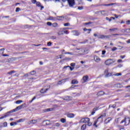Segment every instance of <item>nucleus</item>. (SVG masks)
<instances>
[{"label": "nucleus", "mask_w": 130, "mask_h": 130, "mask_svg": "<svg viewBox=\"0 0 130 130\" xmlns=\"http://www.w3.org/2000/svg\"><path fill=\"white\" fill-rule=\"evenodd\" d=\"M88 42V40H85L84 41L80 43L81 44H85V43H87Z\"/></svg>", "instance_id": "42"}, {"label": "nucleus", "mask_w": 130, "mask_h": 130, "mask_svg": "<svg viewBox=\"0 0 130 130\" xmlns=\"http://www.w3.org/2000/svg\"><path fill=\"white\" fill-rule=\"evenodd\" d=\"M97 95L98 96H103V95H105V92H104V91H100L99 92H98Z\"/></svg>", "instance_id": "12"}, {"label": "nucleus", "mask_w": 130, "mask_h": 130, "mask_svg": "<svg viewBox=\"0 0 130 130\" xmlns=\"http://www.w3.org/2000/svg\"><path fill=\"white\" fill-rule=\"evenodd\" d=\"M16 111H17V108L8 112L7 113H5L4 116L1 117L0 119H3V118H5V117H7V116H10V115H11L12 113H13V112H16Z\"/></svg>", "instance_id": "2"}, {"label": "nucleus", "mask_w": 130, "mask_h": 130, "mask_svg": "<svg viewBox=\"0 0 130 130\" xmlns=\"http://www.w3.org/2000/svg\"><path fill=\"white\" fill-rule=\"evenodd\" d=\"M60 121H61V122H62V123H64V122H66V121H67V120H66V119H64V118H61L60 119Z\"/></svg>", "instance_id": "25"}, {"label": "nucleus", "mask_w": 130, "mask_h": 130, "mask_svg": "<svg viewBox=\"0 0 130 130\" xmlns=\"http://www.w3.org/2000/svg\"><path fill=\"white\" fill-rule=\"evenodd\" d=\"M36 6L37 7H41V11H42V10L44 9V7L41 6V3H40V2H37Z\"/></svg>", "instance_id": "11"}, {"label": "nucleus", "mask_w": 130, "mask_h": 130, "mask_svg": "<svg viewBox=\"0 0 130 130\" xmlns=\"http://www.w3.org/2000/svg\"><path fill=\"white\" fill-rule=\"evenodd\" d=\"M75 87H78V86H77V85H72V86H71V88L72 89H73V88H75Z\"/></svg>", "instance_id": "62"}, {"label": "nucleus", "mask_w": 130, "mask_h": 130, "mask_svg": "<svg viewBox=\"0 0 130 130\" xmlns=\"http://www.w3.org/2000/svg\"><path fill=\"white\" fill-rule=\"evenodd\" d=\"M126 25H130V20H128L126 22Z\"/></svg>", "instance_id": "58"}, {"label": "nucleus", "mask_w": 130, "mask_h": 130, "mask_svg": "<svg viewBox=\"0 0 130 130\" xmlns=\"http://www.w3.org/2000/svg\"><path fill=\"white\" fill-rule=\"evenodd\" d=\"M110 31H115V30H117V28H110Z\"/></svg>", "instance_id": "48"}, {"label": "nucleus", "mask_w": 130, "mask_h": 130, "mask_svg": "<svg viewBox=\"0 0 130 130\" xmlns=\"http://www.w3.org/2000/svg\"><path fill=\"white\" fill-rule=\"evenodd\" d=\"M105 53H106V51L105 50L102 51V54L104 55Z\"/></svg>", "instance_id": "61"}, {"label": "nucleus", "mask_w": 130, "mask_h": 130, "mask_svg": "<svg viewBox=\"0 0 130 130\" xmlns=\"http://www.w3.org/2000/svg\"><path fill=\"white\" fill-rule=\"evenodd\" d=\"M71 66L72 67V68H75V66H76V63H71L70 64Z\"/></svg>", "instance_id": "43"}, {"label": "nucleus", "mask_w": 130, "mask_h": 130, "mask_svg": "<svg viewBox=\"0 0 130 130\" xmlns=\"http://www.w3.org/2000/svg\"><path fill=\"white\" fill-rule=\"evenodd\" d=\"M112 119L110 117L108 118L107 119H106L105 120V124H107V123H109V122H110V121L112 120Z\"/></svg>", "instance_id": "13"}, {"label": "nucleus", "mask_w": 130, "mask_h": 130, "mask_svg": "<svg viewBox=\"0 0 130 130\" xmlns=\"http://www.w3.org/2000/svg\"><path fill=\"white\" fill-rule=\"evenodd\" d=\"M88 79H89V77L88 76H83L82 78L83 83H86V82H88Z\"/></svg>", "instance_id": "9"}, {"label": "nucleus", "mask_w": 130, "mask_h": 130, "mask_svg": "<svg viewBox=\"0 0 130 130\" xmlns=\"http://www.w3.org/2000/svg\"><path fill=\"white\" fill-rule=\"evenodd\" d=\"M45 111H46V112L48 111H52V108L46 109H45Z\"/></svg>", "instance_id": "30"}, {"label": "nucleus", "mask_w": 130, "mask_h": 130, "mask_svg": "<svg viewBox=\"0 0 130 130\" xmlns=\"http://www.w3.org/2000/svg\"><path fill=\"white\" fill-rule=\"evenodd\" d=\"M65 54H70V55H74V53L73 52H66Z\"/></svg>", "instance_id": "39"}, {"label": "nucleus", "mask_w": 130, "mask_h": 130, "mask_svg": "<svg viewBox=\"0 0 130 130\" xmlns=\"http://www.w3.org/2000/svg\"><path fill=\"white\" fill-rule=\"evenodd\" d=\"M47 25L48 26H51V25H52V23L50 22H47Z\"/></svg>", "instance_id": "50"}, {"label": "nucleus", "mask_w": 130, "mask_h": 130, "mask_svg": "<svg viewBox=\"0 0 130 130\" xmlns=\"http://www.w3.org/2000/svg\"><path fill=\"white\" fill-rule=\"evenodd\" d=\"M93 36L94 37H98V39H109L110 37H111V36L109 35V36H105L103 35H98L97 34H94Z\"/></svg>", "instance_id": "1"}, {"label": "nucleus", "mask_w": 130, "mask_h": 130, "mask_svg": "<svg viewBox=\"0 0 130 130\" xmlns=\"http://www.w3.org/2000/svg\"><path fill=\"white\" fill-rule=\"evenodd\" d=\"M64 60H71V58H69V57L65 58Z\"/></svg>", "instance_id": "59"}, {"label": "nucleus", "mask_w": 130, "mask_h": 130, "mask_svg": "<svg viewBox=\"0 0 130 130\" xmlns=\"http://www.w3.org/2000/svg\"><path fill=\"white\" fill-rule=\"evenodd\" d=\"M29 74H30V75H35V74H36V71H32L30 72L29 73Z\"/></svg>", "instance_id": "34"}, {"label": "nucleus", "mask_w": 130, "mask_h": 130, "mask_svg": "<svg viewBox=\"0 0 130 130\" xmlns=\"http://www.w3.org/2000/svg\"><path fill=\"white\" fill-rule=\"evenodd\" d=\"M67 1H68L70 7H72L75 6V0H62V2L64 3V2H67Z\"/></svg>", "instance_id": "4"}, {"label": "nucleus", "mask_w": 130, "mask_h": 130, "mask_svg": "<svg viewBox=\"0 0 130 130\" xmlns=\"http://www.w3.org/2000/svg\"><path fill=\"white\" fill-rule=\"evenodd\" d=\"M72 33L73 34V35H74L75 36H79V35H80V34H81L80 32H79L77 30H74L72 31Z\"/></svg>", "instance_id": "10"}, {"label": "nucleus", "mask_w": 130, "mask_h": 130, "mask_svg": "<svg viewBox=\"0 0 130 130\" xmlns=\"http://www.w3.org/2000/svg\"><path fill=\"white\" fill-rule=\"evenodd\" d=\"M98 110V108H95L93 109L92 112H91V115H94L95 114V112Z\"/></svg>", "instance_id": "19"}, {"label": "nucleus", "mask_w": 130, "mask_h": 130, "mask_svg": "<svg viewBox=\"0 0 130 130\" xmlns=\"http://www.w3.org/2000/svg\"><path fill=\"white\" fill-rule=\"evenodd\" d=\"M114 76H116V77H118L119 76H121V73H117L116 74H114Z\"/></svg>", "instance_id": "45"}, {"label": "nucleus", "mask_w": 130, "mask_h": 130, "mask_svg": "<svg viewBox=\"0 0 130 130\" xmlns=\"http://www.w3.org/2000/svg\"><path fill=\"white\" fill-rule=\"evenodd\" d=\"M126 31H127V28H125V29H121V31L122 33H125V32H126Z\"/></svg>", "instance_id": "33"}, {"label": "nucleus", "mask_w": 130, "mask_h": 130, "mask_svg": "<svg viewBox=\"0 0 130 130\" xmlns=\"http://www.w3.org/2000/svg\"><path fill=\"white\" fill-rule=\"evenodd\" d=\"M35 99H36V96H34L30 101H29V103H32V102H33V101H34V100H35Z\"/></svg>", "instance_id": "37"}, {"label": "nucleus", "mask_w": 130, "mask_h": 130, "mask_svg": "<svg viewBox=\"0 0 130 130\" xmlns=\"http://www.w3.org/2000/svg\"><path fill=\"white\" fill-rule=\"evenodd\" d=\"M112 20H115V18H114L113 17H111L110 18V19H109V21L111 22V21H112Z\"/></svg>", "instance_id": "41"}, {"label": "nucleus", "mask_w": 130, "mask_h": 130, "mask_svg": "<svg viewBox=\"0 0 130 130\" xmlns=\"http://www.w3.org/2000/svg\"><path fill=\"white\" fill-rule=\"evenodd\" d=\"M52 44V43H51V42H49L47 43V46H51Z\"/></svg>", "instance_id": "49"}, {"label": "nucleus", "mask_w": 130, "mask_h": 130, "mask_svg": "<svg viewBox=\"0 0 130 130\" xmlns=\"http://www.w3.org/2000/svg\"><path fill=\"white\" fill-rule=\"evenodd\" d=\"M112 51H115V50H117V48L114 47L112 49Z\"/></svg>", "instance_id": "51"}, {"label": "nucleus", "mask_w": 130, "mask_h": 130, "mask_svg": "<svg viewBox=\"0 0 130 130\" xmlns=\"http://www.w3.org/2000/svg\"><path fill=\"white\" fill-rule=\"evenodd\" d=\"M110 107H112V108H115V107H116V104H114L113 105H109V108H110Z\"/></svg>", "instance_id": "28"}, {"label": "nucleus", "mask_w": 130, "mask_h": 130, "mask_svg": "<svg viewBox=\"0 0 130 130\" xmlns=\"http://www.w3.org/2000/svg\"><path fill=\"white\" fill-rule=\"evenodd\" d=\"M70 68V70H71V71H74V69H75V67H69Z\"/></svg>", "instance_id": "60"}, {"label": "nucleus", "mask_w": 130, "mask_h": 130, "mask_svg": "<svg viewBox=\"0 0 130 130\" xmlns=\"http://www.w3.org/2000/svg\"><path fill=\"white\" fill-rule=\"evenodd\" d=\"M78 10L81 11V10H83V9H84V7H83V6L78 7Z\"/></svg>", "instance_id": "53"}, {"label": "nucleus", "mask_w": 130, "mask_h": 130, "mask_svg": "<svg viewBox=\"0 0 130 130\" xmlns=\"http://www.w3.org/2000/svg\"><path fill=\"white\" fill-rule=\"evenodd\" d=\"M63 19H64V17L63 16L58 17V20H63Z\"/></svg>", "instance_id": "31"}, {"label": "nucleus", "mask_w": 130, "mask_h": 130, "mask_svg": "<svg viewBox=\"0 0 130 130\" xmlns=\"http://www.w3.org/2000/svg\"><path fill=\"white\" fill-rule=\"evenodd\" d=\"M98 120H99V119H98H98L95 121H94L93 125L94 126H95V127H98V125H96V124H97V123L98 122Z\"/></svg>", "instance_id": "21"}, {"label": "nucleus", "mask_w": 130, "mask_h": 130, "mask_svg": "<svg viewBox=\"0 0 130 130\" xmlns=\"http://www.w3.org/2000/svg\"><path fill=\"white\" fill-rule=\"evenodd\" d=\"M120 57L121 58H122V59H123V58H124L125 57V56H124V55H123V56L121 55V56H120Z\"/></svg>", "instance_id": "63"}, {"label": "nucleus", "mask_w": 130, "mask_h": 130, "mask_svg": "<svg viewBox=\"0 0 130 130\" xmlns=\"http://www.w3.org/2000/svg\"><path fill=\"white\" fill-rule=\"evenodd\" d=\"M67 117H69V118H73L75 117V115L73 113H70L67 114Z\"/></svg>", "instance_id": "17"}, {"label": "nucleus", "mask_w": 130, "mask_h": 130, "mask_svg": "<svg viewBox=\"0 0 130 130\" xmlns=\"http://www.w3.org/2000/svg\"><path fill=\"white\" fill-rule=\"evenodd\" d=\"M23 121H25V119H20L17 120V122L20 123V122H23Z\"/></svg>", "instance_id": "24"}, {"label": "nucleus", "mask_w": 130, "mask_h": 130, "mask_svg": "<svg viewBox=\"0 0 130 130\" xmlns=\"http://www.w3.org/2000/svg\"><path fill=\"white\" fill-rule=\"evenodd\" d=\"M64 27H67L68 26H70V23H66L64 24Z\"/></svg>", "instance_id": "44"}, {"label": "nucleus", "mask_w": 130, "mask_h": 130, "mask_svg": "<svg viewBox=\"0 0 130 130\" xmlns=\"http://www.w3.org/2000/svg\"><path fill=\"white\" fill-rule=\"evenodd\" d=\"M94 60L95 62H99L101 59L98 56L95 55L94 56Z\"/></svg>", "instance_id": "8"}, {"label": "nucleus", "mask_w": 130, "mask_h": 130, "mask_svg": "<svg viewBox=\"0 0 130 130\" xmlns=\"http://www.w3.org/2000/svg\"><path fill=\"white\" fill-rule=\"evenodd\" d=\"M46 121H48L47 120H45L43 121V123H45L46 125H49V123H46Z\"/></svg>", "instance_id": "55"}, {"label": "nucleus", "mask_w": 130, "mask_h": 130, "mask_svg": "<svg viewBox=\"0 0 130 130\" xmlns=\"http://www.w3.org/2000/svg\"><path fill=\"white\" fill-rule=\"evenodd\" d=\"M105 116H106V113H104L98 118V119H100V118H101L102 120H103V117H105Z\"/></svg>", "instance_id": "15"}, {"label": "nucleus", "mask_w": 130, "mask_h": 130, "mask_svg": "<svg viewBox=\"0 0 130 130\" xmlns=\"http://www.w3.org/2000/svg\"><path fill=\"white\" fill-rule=\"evenodd\" d=\"M87 128V125L86 124H83V125L81 126V130H85Z\"/></svg>", "instance_id": "22"}, {"label": "nucleus", "mask_w": 130, "mask_h": 130, "mask_svg": "<svg viewBox=\"0 0 130 130\" xmlns=\"http://www.w3.org/2000/svg\"><path fill=\"white\" fill-rule=\"evenodd\" d=\"M16 124H17V123H16V122L10 123L11 126H13V125H16Z\"/></svg>", "instance_id": "38"}, {"label": "nucleus", "mask_w": 130, "mask_h": 130, "mask_svg": "<svg viewBox=\"0 0 130 130\" xmlns=\"http://www.w3.org/2000/svg\"><path fill=\"white\" fill-rule=\"evenodd\" d=\"M52 27H54V28H55L57 27V23H54L52 24Z\"/></svg>", "instance_id": "29"}, {"label": "nucleus", "mask_w": 130, "mask_h": 130, "mask_svg": "<svg viewBox=\"0 0 130 130\" xmlns=\"http://www.w3.org/2000/svg\"><path fill=\"white\" fill-rule=\"evenodd\" d=\"M50 88V86H48V88H46L44 91H43V89H42L40 91V92L43 94V93H46L47 91H48V89Z\"/></svg>", "instance_id": "14"}, {"label": "nucleus", "mask_w": 130, "mask_h": 130, "mask_svg": "<svg viewBox=\"0 0 130 130\" xmlns=\"http://www.w3.org/2000/svg\"><path fill=\"white\" fill-rule=\"evenodd\" d=\"M31 2L33 3V4H36V0H32L31 1Z\"/></svg>", "instance_id": "64"}, {"label": "nucleus", "mask_w": 130, "mask_h": 130, "mask_svg": "<svg viewBox=\"0 0 130 130\" xmlns=\"http://www.w3.org/2000/svg\"><path fill=\"white\" fill-rule=\"evenodd\" d=\"M3 125L4 127H7L8 126V123L7 122H5L3 123Z\"/></svg>", "instance_id": "35"}, {"label": "nucleus", "mask_w": 130, "mask_h": 130, "mask_svg": "<svg viewBox=\"0 0 130 130\" xmlns=\"http://www.w3.org/2000/svg\"><path fill=\"white\" fill-rule=\"evenodd\" d=\"M21 103H23V101L22 100L17 101V104H21Z\"/></svg>", "instance_id": "32"}, {"label": "nucleus", "mask_w": 130, "mask_h": 130, "mask_svg": "<svg viewBox=\"0 0 130 130\" xmlns=\"http://www.w3.org/2000/svg\"><path fill=\"white\" fill-rule=\"evenodd\" d=\"M123 122H125V125H128V124H129V122H130L129 118H125L124 120H122L120 122V123H123Z\"/></svg>", "instance_id": "5"}, {"label": "nucleus", "mask_w": 130, "mask_h": 130, "mask_svg": "<svg viewBox=\"0 0 130 130\" xmlns=\"http://www.w3.org/2000/svg\"><path fill=\"white\" fill-rule=\"evenodd\" d=\"M35 123H37V120L34 119V120L28 121L27 122V124H29V125H30V124H35Z\"/></svg>", "instance_id": "7"}, {"label": "nucleus", "mask_w": 130, "mask_h": 130, "mask_svg": "<svg viewBox=\"0 0 130 130\" xmlns=\"http://www.w3.org/2000/svg\"><path fill=\"white\" fill-rule=\"evenodd\" d=\"M113 5H114V4L112 3V4H106V5H105V6H106L107 7H109L110 6H113Z\"/></svg>", "instance_id": "46"}, {"label": "nucleus", "mask_w": 130, "mask_h": 130, "mask_svg": "<svg viewBox=\"0 0 130 130\" xmlns=\"http://www.w3.org/2000/svg\"><path fill=\"white\" fill-rule=\"evenodd\" d=\"M58 35H63V31H60L58 32Z\"/></svg>", "instance_id": "40"}, {"label": "nucleus", "mask_w": 130, "mask_h": 130, "mask_svg": "<svg viewBox=\"0 0 130 130\" xmlns=\"http://www.w3.org/2000/svg\"><path fill=\"white\" fill-rule=\"evenodd\" d=\"M115 61H116V60L115 59L109 58V59H107L105 61V64L106 66H110L111 64H112V63H114V62H115Z\"/></svg>", "instance_id": "3"}, {"label": "nucleus", "mask_w": 130, "mask_h": 130, "mask_svg": "<svg viewBox=\"0 0 130 130\" xmlns=\"http://www.w3.org/2000/svg\"><path fill=\"white\" fill-rule=\"evenodd\" d=\"M23 106H24V104H22L20 106L17 107V110H20V109H22Z\"/></svg>", "instance_id": "23"}, {"label": "nucleus", "mask_w": 130, "mask_h": 130, "mask_svg": "<svg viewBox=\"0 0 130 130\" xmlns=\"http://www.w3.org/2000/svg\"><path fill=\"white\" fill-rule=\"evenodd\" d=\"M112 35L113 36H115L122 35L120 34H112Z\"/></svg>", "instance_id": "56"}, {"label": "nucleus", "mask_w": 130, "mask_h": 130, "mask_svg": "<svg viewBox=\"0 0 130 130\" xmlns=\"http://www.w3.org/2000/svg\"><path fill=\"white\" fill-rule=\"evenodd\" d=\"M87 125L88 126H91V125H92V122H87Z\"/></svg>", "instance_id": "54"}, {"label": "nucleus", "mask_w": 130, "mask_h": 130, "mask_svg": "<svg viewBox=\"0 0 130 130\" xmlns=\"http://www.w3.org/2000/svg\"><path fill=\"white\" fill-rule=\"evenodd\" d=\"M15 73H16L15 71H12L10 72H8V75H13V74H15Z\"/></svg>", "instance_id": "27"}, {"label": "nucleus", "mask_w": 130, "mask_h": 130, "mask_svg": "<svg viewBox=\"0 0 130 130\" xmlns=\"http://www.w3.org/2000/svg\"><path fill=\"white\" fill-rule=\"evenodd\" d=\"M111 76V74H110V73H108L106 75V78H107V77H110Z\"/></svg>", "instance_id": "57"}, {"label": "nucleus", "mask_w": 130, "mask_h": 130, "mask_svg": "<svg viewBox=\"0 0 130 130\" xmlns=\"http://www.w3.org/2000/svg\"><path fill=\"white\" fill-rule=\"evenodd\" d=\"M100 13L103 16H105V15H106V12H105V11H102L100 12Z\"/></svg>", "instance_id": "26"}, {"label": "nucleus", "mask_w": 130, "mask_h": 130, "mask_svg": "<svg viewBox=\"0 0 130 130\" xmlns=\"http://www.w3.org/2000/svg\"><path fill=\"white\" fill-rule=\"evenodd\" d=\"M90 121V118H82L80 122H82L83 123H88Z\"/></svg>", "instance_id": "6"}, {"label": "nucleus", "mask_w": 130, "mask_h": 130, "mask_svg": "<svg viewBox=\"0 0 130 130\" xmlns=\"http://www.w3.org/2000/svg\"><path fill=\"white\" fill-rule=\"evenodd\" d=\"M63 100H72V96H67L63 99Z\"/></svg>", "instance_id": "20"}, {"label": "nucleus", "mask_w": 130, "mask_h": 130, "mask_svg": "<svg viewBox=\"0 0 130 130\" xmlns=\"http://www.w3.org/2000/svg\"><path fill=\"white\" fill-rule=\"evenodd\" d=\"M78 83H79V82L78 81H77V80H76V79L72 80L71 81V84H72L73 85L78 84Z\"/></svg>", "instance_id": "18"}, {"label": "nucleus", "mask_w": 130, "mask_h": 130, "mask_svg": "<svg viewBox=\"0 0 130 130\" xmlns=\"http://www.w3.org/2000/svg\"><path fill=\"white\" fill-rule=\"evenodd\" d=\"M66 80H69V78L66 79H63L61 81H59L58 82V85H61V84H62V83H64L66 82Z\"/></svg>", "instance_id": "16"}, {"label": "nucleus", "mask_w": 130, "mask_h": 130, "mask_svg": "<svg viewBox=\"0 0 130 130\" xmlns=\"http://www.w3.org/2000/svg\"><path fill=\"white\" fill-rule=\"evenodd\" d=\"M59 125H60V124H59V123H56L54 124L55 126L58 127V126H59Z\"/></svg>", "instance_id": "47"}, {"label": "nucleus", "mask_w": 130, "mask_h": 130, "mask_svg": "<svg viewBox=\"0 0 130 130\" xmlns=\"http://www.w3.org/2000/svg\"><path fill=\"white\" fill-rule=\"evenodd\" d=\"M83 31H84V32H86V31H92V29H91L84 28Z\"/></svg>", "instance_id": "36"}, {"label": "nucleus", "mask_w": 130, "mask_h": 130, "mask_svg": "<svg viewBox=\"0 0 130 130\" xmlns=\"http://www.w3.org/2000/svg\"><path fill=\"white\" fill-rule=\"evenodd\" d=\"M51 39H53V40H55V39H56V37L52 36V37H51Z\"/></svg>", "instance_id": "52"}]
</instances>
